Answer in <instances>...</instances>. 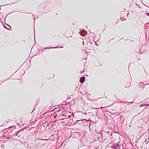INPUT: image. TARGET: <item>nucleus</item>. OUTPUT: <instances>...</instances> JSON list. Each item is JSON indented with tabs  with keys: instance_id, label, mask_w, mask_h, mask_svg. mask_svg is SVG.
<instances>
[{
	"instance_id": "f257e3e1",
	"label": "nucleus",
	"mask_w": 149,
	"mask_h": 149,
	"mask_svg": "<svg viewBox=\"0 0 149 149\" xmlns=\"http://www.w3.org/2000/svg\"><path fill=\"white\" fill-rule=\"evenodd\" d=\"M111 148L114 149H120V147L118 143H115L111 145Z\"/></svg>"
},
{
	"instance_id": "f03ea898",
	"label": "nucleus",
	"mask_w": 149,
	"mask_h": 149,
	"mask_svg": "<svg viewBox=\"0 0 149 149\" xmlns=\"http://www.w3.org/2000/svg\"><path fill=\"white\" fill-rule=\"evenodd\" d=\"M85 77H81L80 78V83H83L85 81Z\"/></svg>"
},
{
	"instance_id": "7ed1b4c3",
	"label": "nucleus",
	"mask_w": 149,
	"mask_h": 149,
	"mask_svg": "<svg viewBox=\"0 0 149 149\" xmlns=\"http://www.w3.org/2000/svg\"><path fill=\"white\" fill-rule=\"evenodd\" d=\"M49 112H47L45 113H43V112H41L40 114L42 115L43 114L44 116H46L47 115H48L49 114Z\"/></svg>"
},
{
	"instance_id": "20e7f679",
	"label": "nucleus",
	"mask_w": 149,
	"mask_h": 149,
	"mask_svg": "<svg viewBox=\"0 0 149 149\" xmlns=\"http://www.w3.org/2000/svg\"><path fill=\"white\" fill-rule=\"evenodd\" d=\"M140 85L141 86L140 87L141 88V89H143L144 87V84L143 83V82L141 83L140 84Z\"/></svg>"
},
{
	"instance_id": "39448f33",
	"label": "nucleus",
	"mask_w": 149,
	"mask_h": 149,
	"mask_svg": "<svg viewBox=\"0 0 149 149\" xmlns=\"http://www.w3.org/2000/svg\"><path fill=\"white\" fill-rule=\"evenodd\" d=\"M132 149H138V147L136 145L133 146L132 148Z\"/></svg>"
},
{
	"instance_id": "423d86ee",
	"label": "nucleus",
	"mask_w": 149,
	"mask_h": 149,
	"mask_svg": "<svg viewBox=\"0 0 149 149\" xmlns=\"http://www.w3.org/2000/svg\"><path fill=\"white\" fill-rule=\"evenodd\" d=\"M58 47L56 46V47H47L44 49H54V48H56Z\"/></svg>"
},
{
	"instance_id": "0eeeda50",
	"label": "nucleus",
	"mask_w": 149,
	"mask_h": 149,
	"mask_svg": "<svg viewBox=\"0 0 149 149\" xmlns=\"http://www.w3.org/2000/svg\"><path fill=\"white\" fill-rule=\"evenodd\" d=\"M120 102L121 103H125V102H127V103H130V104H132V103H133V102H127V101H124L123 102L121 101L120 100Z\"/></svg>"
},
{
	"instance_id": "6e6552de",
	"label": "nucleus",
	"mask_w": 149,
	"mask_h": 149,
	"mask_svg": "<svg viewBox=\"0 0 149 149\" xmlns=\"http://www.w3.org/2000/svg\"><path fill=\"white\" fill-rule=\"evenodd\" d=\"M78 149H84V148L83 146H78Z\"/></svg>"
},
{
	"instance_id": "1a4fd4ad",
	"label": "nucleus",
	"mask_w": 149,
	"mask_h": 149,
	"mask_svg": "<svg viewBox=\"0 0 149 149\" xmlns=\"http://www.w3.org/2000/svg\"><path fill=\"white\" fill-rule=\"evenodd\" d=\"M149 106V104H143V105H140L139 107H143V106Z\"/></svg>"
},
{
	"instance_id": "9d476101",
	"label": "nucleus",
	"mask_w": 149,
	"mask_h": 149,
	"mask_svg": "<svg viewBox=\"0 0 149 149\" xmlns=\"http://www.w3.org/2000/svg\"><path fill=\"white\" fill-rule=\"evenodd\" d=\"M85 71V69H83V71H81V73H83Z\"/></svg>"
},
{
	"instance_id": "9b49d317",
	"label": "nucleus",
	"mask_w": 149,
	"mask_h": 149,
	"mask_svg": "<svg viewBox=\"0 0 149 149\" xmlns=\"http://www.w3.org/2000/svg\"><path fill=\"white\" fill-rule=\"evenodd\" d=\"M4 27L5 29H8V30H9V29L7 27H6V26L5 25H4Z\"/></svg>"
},
{
	"instance_id": "f8f14e48",
	"label": "nucleus",
	"mask_w": 149,
	"mask_h": 149,
	"mask_svg": "<svg viewBox=\"0 0 149 149\" xmlns=\"http://www.w3.org/2000/svg\"><path fill=\"white\" fill-rule=\"evenodd\" d=\"M100 98V97H99V98H98V99H96V100L94 99V100H91V101H96V100H97L98 99H99V98Z\"/></svg>"
},
{
	"instance_id": "ddd939ff",
	"label": "nucleus",
	"mask_w": 149,
	"mask_h": 149,
	"mask_svg": "<svg viewBox=\"0 0 149 149\" xmlns=\"http://www.w3.org/2000/svg\"><path fill=\"white\" fill-rule=\"evenodd\" d=\"M146 14L147 15L149 16V13H146Z\"/></svg>"
},
{
	"instance_id": "4468645a",
	"label": "nucleus",
	"mask_w": 149,
	"mask_h": 149,
	"mask_svg": "<svg viewBox=\"0 0 149 149\" xmlns=\"http://www.w3.org/2000/svg\"><path fill=\"white\" fill-rule=\"evenodd\" d=\"M91 124V123L89 124V128H90V130H91V127L90 126Z\"/></svg>"
},
{
	"instance_id": "2eb2a0df",
	"label": "nucleus",
	"mask_w": 149,
	"mask_h": 149,
	"mask_svg": "<svg viewBox=\"0 0 149 149\" xmlns=\"http://www.w3.org/2000/svg\"><path fill=\"white\" fill-rule=\"evenodd\" d=\"M147 107H145L144 108V109H143V110H146V109H147Z\"/></svg>"
},
{
	"instance_id": "dca6fc26",
	"label": "nucleus",
	"mask_w": 149,
	"mask_h": 149,
	"mask_svg": "<svg viewBox=\"0 0 149 149\" xmlns=\"http://www.w3.org/2000/svg\"><path fill=\"white\" fill-rule=\"evenodd\" d=\"M14 127V126H13V127L10 126V127H9V128H12V127Z\"/></svg>"
},
{
	"instance_id": "f3484780",
	"label": "nucleus",
	"mask_w": 149,
	"mask_h": 149,
	"mask_svg": "<svg viewBox=\"0 0 149 149\" xmlns=\"http://www.w3.org/2000/svg\"><path fill=\"white\" fill-rule=\"evenodd\" d=\"M7 26H8V27H9V28H11V27H10V26H9V25H7Z\"/></svg>"
},
{
	"instance_id": "a211bd4d",
	"label": "nucleus",
	"mask_w": 149,
	"mask_h": 149,
	"mask_svg": "<svg viewBox=\"0 0 149 149\" xmlns=\"http://www.w3.org/2000/svg\"><path fill=\"white\" fill-rule=\"evenodd\" d=\"M62 111V110L61 109V108L58 111Z\"/></svg>"
},
{
	"instance_id": "6ab92c4d",
	"label": "nucleus",
	"mask_w": 149,
	"mask_h": 149,
	"mask_svg": "<svg viewBox=\"0 0 149 149\" xmlns=\"http://www.w3.org/2000/svg\"><path fill=\"white\" fill-rule=\"evenodd\" d=\"M71 116L70 115H68V118H70V117Z\"/></svg>"
},
{
	"instance_id": "aec40b11",
	"label": "nucleus",
	"mask_w": 149,
	"mask_h": 149,
	"mask_svg": "<svg viewBox=\"0 0 149 149\" xmlns=\"http://www.w3.org/2000/svg\"><path fill=\"white\" fill-rule=\"evenodd\" d=\"M149 24V22H148V23H146V24H145V25H147V24Z\"/></svg>"
},
{
	"instance_id": "412c9836",
	"label": "nucleus",
	"mask_w": 149,
	"mask_h": 149,
	"mask_svg": "<svg viewBox=\"0 0 149 149\" xmlns=\"http://www.w3.org/2000/svg\"><path fill=\"white\" fill-rule=\"evenodd\" d=\"M63 46H62V47H59V48H63Z\"/></svg>"
},
{
	"instance_id": "4be33fe9",
	"label": "nucleus",
	"mask_w": 149,
	"mask_h": 149,
	"mask_svg": "<svg viewBox=\"0 0 149 149\" xmlns=\"http://www.w3.org/2000/svg\"><path fill=\"white\" fill-rule=\"evenodd\" d=\"M80 121V120H77V121L78 122V121Z\"/></svg>"
},
{
	"instance_id": "5701e85b",
	"label": "nucleus",
	"mask_w": 149,
	"mask_h": 149,
	"mask_svg": "<svg viewBox=\"0 0 149 149\" xmlns=\"http://www.w3.org/2000/svg\"><path fill=\"white\" fill-rule=\"evenodd\" d=\"M128 15H129V14L128 13V14H127V16H128Z\"/></svg>"
},
{
	"instance_id": "b1692460",
	"label": "nucleus",
	"mask_w": 149,
	"mask_h": 149,
	"mask_svg": "<svg viewBox=\"0 0 149 149\" xmlns=\"http://www.w3.org/2000/svg\"><path fill=\"white\" fill-rule=\"evenodd\" d=\"M81 34V36H83V34Z\"/></svg>"
},
{
	"instance_id": "393cba45",
	"label": "nucleus",
	"mask_w": 149,
	"mask_h": 149,
	"mask_svg": "<svg viewBox=\"0 0 149 149\" xmlns=\"http://www.w3.org/2000/svg\"><path fill=\"white\" fill-rule=\"evenodd\" d=\"M17 134H16L15 135V136H17Z\"/></svg>"
},
{
	"instance_id": "a878e982",
	"label": "nucleus",
	"mask_w": 149,
	"mask_h": 149,
	"mask_svg": "<svg viewBox=\"0 0 149 149\" xmlns=\"http://www.w3.org/2000/svg\"><path fill=\"white\" fill-rule=\"evenodd\" d=\"M120 19H122V18H121Z\"/></svg>"
},
{
	"instance_id": "bb28decb",
	"label": "nucleus",
	"mask_w": 149,
	"mask_h": 149,
	"mask_svg": "<svg viewBox=\"0 0 149 149\" xmlns=\"http://www.w3.org/2000/svg\"><path fill=\"white\" fill-rule=\"evenodd\" d=\"M19 131H20V130H19V132H18V133H19Z\"/></svg>"
},
{
	"instance_id": "cd10ccee",
	"label": "nucleus",
	"mask_w": 149,
	"mask_h": 149,
	"mask_svg": "<svg viewBox=\"0 0 149 149\" xmlns=\"http://www.w3.org/2000/svg\"><path fill=\"white\" fill-rule=\"evenodd\" d=\"M83 43H84V41H83Z\"/></svg>"
},
{
	"instance_id": "c85d7f7f",
	"label": "nucleus",
	"mask_w": 149,
	"mask_h": 149,
	"mask_svg": "<svg viewBox=\"0 0 149 149\" xmlns=\"http://www.w3.org/2000/svg\"><path fill=\"white\" fill-rule=\"evenodd\" d=\"M84 32H85V30H84Z\"/></svg>"
},
{
	"instance_id": "c756f323",
	"label": "nucleus",
	"mask_w": 149,
	"mask_h": 149,
	"mask_svg": "<svg viewBox=\"0 0 149 149\" xmlns=\"http://www.w3.org/2000/svg\"><path fill=\"white\" fill-rule=\"evenodd\" d=\"M148 8H149V7H148Z\"/></svg>"
}]
</instances>
